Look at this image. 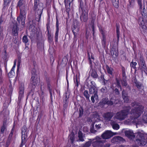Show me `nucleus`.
Wrapping results in <instances>:
<instances>
[{
	"instance_id": "nucleus-52",
	"label": "nucleus",
	"mask_w": 147,
	"mask_h": 147,
	"mask_svg": "<svg viewBox=\"0 0 147 147\" xmlns=\"http://www.w3.org/2000/svg\"><path fill=\"white\" fill-rule=\"evenodd\" d=\"M3 28L2 25H0V36L3 35Z\"/></svg>"
},
{
	"instance_id": "nucleus-7",
	"label": "nucleus",
	"mask_w": 147,
	"mask_h": 147,
	"mask_svg": "<svg viewBox=\"0 0 147 147\" xmlns=\"http://www.w3.org/2000/svg\"><path fill=\"white\" fill-rule=\"evenodd\" d=\"M26 14V11L25 10L21 9L20 15L17 19L19 24L22 26V27L24 26Z\"/></svg>"
},
{
	"instance_id": "nucleus-47",
	"label": "nucleus",
	"mask_w": 147,
	"mask_h": 147,
	"mask_svg": "<svg viewBox=\"0 0 147 147\" xmlns=\"http://www.w3.org/2000/svg\"><path fill=\"white\" fill-rule=\"evenodd\" d=\"M101 92L103 93H106L107 92V89L106 87H103L100 89Z\"/></svg>"
},
{
	"instance_id": "nucleus-37",
	"label": "nucleus",
	"mask_w": 147,
	"mask_h": 147,
	"mask_svg": "<svg viewBox=\"0 0 147 147\" xmlns=\"http://www.w3.org/2000/svg\"><path fill=\"white\" fill-rule=\"evenodd\" d=\"M27 129L26 127L25 126H23L22 129V134H27Z\"/></svg>"
},
{
	"instance_id": "nucleus-12",
	"label": "nucleus",
	"mask_w": 147,
	"mask_h": 147,
	"mask_svg": "<svg viewBox=\"0 0 147 147\" xmlns=\"http://www.w3.org/2000/svg\"><path fill=\"white\" fill-rule=\"evenodd\" d=\"M79 2V10L80 9L82 12L86 11L88 8V6L86 1L84 2L82 0H80Z\"/></svg>"
},
{
	"instance_id": "nucleus-43",
	"label": "nucleus",
	"mask_w": 147,
	"mask_h": 147,
	"mask_svg": "<svg viewBox=\"0 0 147 147\" xmlns=\"http://www.w3.org/2000/svg\"><path fill=\"white\" fill-rule=\"evenodd\" d=\"M73 0H64L65 4V7L66 8L68 6V4L70 5V3L73 1Z\"/></svg>"
},
{
	"instance_id": "nucleus-45",
	"label": "nucleus",
	"mask_w": 147,
	"mask_h": 147,
	"mask_svg": "<svg viewBox=\"0 0 147 147\" xmlns=\"http://www.w3.org/2000/svg\"><path fill=\"white\" fill-rule=\"evenodd\" d=\"M122 85L126 87L127 86V83L126 81V79H122L121 80Z\"/></svg>"
},
{
	"instance_id": "nucleus-6",
	"label": "nucleus",
	"mask_w": 147,
	"mask_h": 147,
	"mask_svg": "<svg viewBox=\"0 0 147 147\" xmlns=\"http://www.w3.org/2000/svg\"><path fill=\"white\" fill-rule=\"evenodd\" d=\"M36 70L35 69H33L31 70L32 76L30 79V83L29 86L32 89H34L36 85L38 82V80L37 78V76L36 74Z\"/></svg>"
},
{
	"instance_id": "nucleus-64",
	"label": "nucleus",
	"mask_w": 147,
	"mask_h": 147,
	"mask_svg": "<svg viewBox=\"0 0 147 147\" xmlns=\"http://www.w3.org/2000/svg\"><path fill=\"white\" fill-rule=\"evenodd\" d=\"M12 89H13L12 88V86L11 84H10L9 85V89L10 91H12Z\"/></svg>"
},
{
	"instance_id": "nucleus-46",
	"label": "nucleus",
	"mask_w": 147,
	"mask_h": 147,
	"mask_svg": "<svg viewBox=\"0 0 147 147\" xmlns=\"http://www.w3.org/2000/svg\"><path fill=\"white\" fill-rule=\"evenodd\" d=\"M122 97L125 96H128V94L125 90H123L122 92Z\"/></svg>"
},
{
	"instance_id": "nucleus-42",
	"label": "nucleus",
	"mask_w": 147,
	"mask_h": 147,
	"mask_svg": "<svg viewBox=\"0 0 147 147\" xmlns=\"http://www.w3.org/2000/svg\"><path fill=\"white\" fill-rule=\"evenodd\" d=\"M3 54L2 58L5 61H6L7 58V51H5V52L3 53Z\"/></svg>"
},
{
	"instance_id": "nucleus-40",
	"label": "nucleus",
	"mask_w": 147,
	"mask_h": 147,
	"mask_svg": "<svg viewBox=\"0 0 147 147\" xmlns=\"http://www.w3.org/2000/svg\"><path fill=\"white\" fill-rule=\"evenodd\" d=\"M116 33H117V41H118V42L119 40V38L120 31H119V28L118 26H116Z\"/></svg>"
},
{
	"instance_id": "nucleus-13",
	"label": "nucleus",
	"mask_w": 147,
	"mask_h": 147,
	"mask_svg": "<svg viewBox=\"0 0 147 147\" xmlns=\"http://www.w3.org/2000/svg\"><path fill=\"white\" fill-rule=\"evenodd\" d=\"M80 19L82 22H87L88 20V12L86 11L82 12L80 16Z\"/></svg>"
},
{
	"instance_id": "nucleus-63",
	"label": "nucleus",
	"mask_w": 147,
	"mask_h": 147,
	"mask_svg": "<svg viewBox=\"0 0 147 147\" xmlns=\"http://www.w3.org/2000/svg\"><path fill=\"white\" fill-rule=\"evenodd\" d=\"M88 129L86 127H83V131H84V132L88 131Z\"/></svg>"
},
{
	"instance_id": "nucleus-33",
	"label": "nucleus",
	"mask_w": 147,
	"mask_h": 147,
	"mask_svg": "<svg viewBox=\"0 0 147 147\" xmlns=\"http://www.w3.org/2000/svg\"><path fill=\"white\" fill-rule=\"evenodd\" d=\"M47 36L49 41L50 42H52L53 40V36L52 35L49 31L47 32Z\"/></svg>"
},
{
	"instance_id": "nucleus-54",
	"label": "nucleus",
	"mask_w": 147,
	"mask_h": 147,
	"mask_svg": "<svg viewBox=\"0 0 147 147\" xmlns=\"http://www.w3.org/2000/svg\"><path fill=\"white\" fill-rule=\"evenodd\" d=\"M116 83H117V85L118 86V87H119L120 88V89L121 90L122 88H121V86L120 85L119 81L117 79H116Z\"/></svg>"
},
{
	"instance_id": "nucleus-61",
	"label": "nucleus",
	"mask_w": 147,
	"mask_h": 147,
	"mask_svg": "<svg viewBox=\"0 0 147 147\" xmlns=\"http://www.w3.org/2000/svg\"><path fill=\"white\" fill-rule=\"evenodd\" d=\"M74 82L76 84V86H78V78H77V77H76V78L75 80H74Z\"/></svg>"
},
{
	"instance_id": "nucleus-18",
	"label": "nucleus",
	"mask_w": 147,
	"mask_h": 147,
	"mask_svg": "<svg viewBox=\"0 0 147 147\" xmlns=\"http://www.w3.org/2000/svg\"><path fill=\"white\" fill-rule=\"evenodd\" d=\"M7 127L6 121L4 120L3 121V125L1 127L0 129V134H3L6 131Z\"/></svg>"
},
{
	"instance_id": "nucleus-25",
	"label": "nucleus",
	"mask_w": 147,
	"mask_h": 147,
	"mask_svg": "<svg viewBox=\"0 0 147 147\" xmlns=\"http://www.w3.org/2000/svg\"><path fill=\"white\" fill-rule=\"evenodd\" d=\"M69 140L70 141V142L72 144H73L75 140V135L74 133H71L69 136Z\"/></svg>"
},
{
	"instance_id": "nucleus-5",
	"label": "nucleus",
	"mask_w": 147,
	"mask_h": 147,
	"mask_svg": "<svg viewBox=\"0 0 147 147\" xmlns=\"http://www.w3.org/2000/svg\"><path fill=\"white\" fill-rule=\"evenodd\" d=\"M130 109V107L129 106L125 107L124 110L117 112L113 118L115 119H117L119 120H124L126 117Z\"/></svg>"
},
{
	"instance_id": "nucleus-29",
	"label": "nucleus",
	"mask_w": 147,
	"mask_h": 147,
	"mask_svg": "<svg viewBox=\"0 0 147 147\" xmlns=\"http://www.w3.org/2000/svg\"><path fill=\"white\" fill-rule=\"evenodd\" d=\"M111 53L112 57H113L114 58H116L117 56H118V54L116 51L115 50L112 49L111 50Z\"/></svg>"
},
{
	"instance_id": "nucleus-11",
	"label": "nucleus",
	"mask_w": 147,
	"mask_h": 147,
	"mask_svg": "<svg viewBox=\"0 0 147 147\" xmlns=\"http://www.w3.org/2000/svg\"><path fill=\"white\" fill-rule=\"evenodd\" d=\"M114 115V113L113 112H109L104 113L102 115V117L106 121H111L112 120L111 119Z\"/></svg>"
},
{
	"instance_id": "nucleus-55",
	"label": "nucleus",
	"mask_w": 147,
	"mask_h": 147,
	"mask_svg": "<svg viewBox=\"0 0 147 147\" xmlns=\"http://www.w3.org/2000/svg\"><path fill=\"white\" fill-rule=\"evenodd\" d=\"M115 93V94L119 95V92L118 90L116 88L114 90Z\"/></svg>"
},
{
	"instance_id": "nucleus-31",
	"label": "nucleus",
	"mask_w": 147,
	"mask_h": 147,
	"mask_svg": "<svg viewBox=\"0 0 147 147\" xmlns=\"http://www.w3.org/2000/svg\"><path fill=\"white\" fill-rule=\"evenodd\" d=\"M106 68L108 73L112 76L113 74V69L111 67H109L108 66Z\"/></svg>"
},
{
	"instance_id": "nucleus-10",
	"label": "nucleus",
	"mask_w": 147,
	"mask_h": 147,
	"mask_svg": "<svg viewBox=\"0 0 147 147\" xmlns=\"http://www.w3.org/2000/svg\"><path fill=\"white\" fill-rule=\"evenodd\" d=\"M117 133H114L110 130H107L105 131L101 135V136L103 139H108L112 137L113 136L116 135Z\"/></svg>"
},
{
	"instance_id": "nucleus-28",
	"label": "nucleus",
	"mask_w": 147,
	"mask_h": 147,
	"mask_svg": "<svg viewBox=\"0 0 147 147\" xmlns=\"http://www.w3.org/2000/svg\"><path fill=\"white\" fill-rule=\"evenodd\" d=\"M112 2L113 5L116 8L119 7V0H112Z\"/></svg>"
},
{
	"instance_id": "nucleus-23",
	"label": "nucleus",
	"mask_w": 147,
	"mask_h": 147,
	"mask_svg": "<svg viewBox=\"0 0 147 147\" xmlns=\"http://www.w3.org/2000/svg\"><path fill=\"white\" fill-rule=\"evenodd\" d=\"M91 73V75L93 78H96L98 77V76L96 73V71L92 69L91 68L90 71Z\"/></svg>"
},
{
	"instance_id": "nucleus-34",
	"label": "nucleus",
	"mask_w": 147,
	"mask_h": 147,
	"mask_svg": "<svg viewBox=\"0 0 147 147\" xmlns=\"http://www.w3.org/2000/svg\"><path fill=\"white\" fill-rule=\"evenodd\" d=\"M83 94L87 100H90V96L88 90H85L84 91V92Z\"/></svg>"
},
{
	"instance_id": "nucleus-62",
	"label": "nucleus",
	"mask_w": 147,
	"mask_h": 147,
	"mask_svg": "<svg viewBox=\"0 0 147 147\" xmlns=\"http://www.w3.org/2000/svg\"><path fill=\"white\" fill-rule=\"evenodd\" d=\"M92 31L93 32L92 35L94 36V28L93 25H92Z\"/></svg>"
},
{
	"instance_id": "nucleus-51",
	"label": "nucleus",
	"mask_w": 147,
	"mask_h": 147,
	"mask_svg": "<svg viewBox=\"0 0 147 147\" xmlns=\"http://www.w3.org/2000/svg\"><path fill=\"white\" fill-rule=\"evenodd\" d=\"M111 145V144L110 143H107L104 144H102L100 147H110Z\"/></svg>"
},
{
	"instance_id": "nucleus-38",
	"label": "nucleus",
	"mask_w": 147,
	"mask_h": 147,
	"mask_svg": "<svg viewBox=\"0 0 147 147\" xmlns=\"http://www.w3.org/2000/svg\"><path fill=\"white\" fill-rule=\"evenodd\" d=\"M22 41L25 44H26L28 42L29 39H28L27 36L24 35L23 36L22 39Z\"/></svg>"
},
{
	"instance_id": "nucleus-50",
	"label": "nucleus",
	"mask_w": 147,
	"mask_h": 147,
	"mask_svg": "<svg viewBox=\"0 0 147 147\" xmlns=\"http://www.w3.org/2000/svg\"><path fill=\"white\" fill-rule=\"evenodd\" d=\"M91 144V142L90 141H88L86 142L84 146L82 147H89Z\"/></svg>"
},
{
	"instance_id": "nucleus-53",
	"label": "nucleus",
	"mask_w": 147,
	"mask_h": 147,
	"mask_svg": "<svg viewBox=\"0 0 147 147\" xmlns=\"http://www.w3.org/2000/svg\"><path fill=\"white\" fill-rule=\"evenodd\" d=\"M124 101L126 102H127L129 101V96H125L122 97Z\"/></svg>"
},
{
	"instance_id": "nucleus-2",
	"label": "nucleus",
	"mask_w": 147,
	"mask_h": 147,
	"mask_svg": "<svg viewBox=\"0 0 147 147\" xmlns=\"http://www.w3.org/2000/svg\"><path fill=\"white\" fill-rule=\"evenodd\" d=\"M125 136L128 138L133 140L136 138V142L139 146H144L146 142L144 138V134L143 131H138L134 134L131 130L125 131Z\"/></svg>"
},
{
	"instance_id": "nucleus-59",
	"label": "nucleus",
	"mask_w": 147,
	"mask_h": 147,
	"mask_svg": "<svg viewBox=\"0 0 147 147\" xmlns=\"http://www.w3.org/2000/svg\"><path fill=\"white\" fill-rule=\"evenodd\" d=\"M101 124H98V125L96 124L95 125V127H96V128L97 130H98L100 128H101Z\"/></svg>"
},
{
	"instance_id": "nucleus-17",
	"label": "nucleus",
	"mask_w": 147,
	"mask_h": 147,
	"mask_svg": "<svg viewBox=\"0 0 147 147\" xmlns=\"http://www.w3.org/2000/svg\"><path fill=\"white\" fill-rule=\"evenodd\" d=\"M110 124L112 126L113 128L116 130L118 129L119 128V126L117 124L116 121L113 120H112L110 122Z\"/></svg>"
},
{
	"instance_id": "nucleus-22",
	"label": "nucleus",
	"mask_w": 147,
	"mask_h": 147,
	"mask_svg": "<svg viewBox=\"0 0 147 147\" xmlns=\"http://www.w3.org/2000/svg\"><path fill=\"white\" fill-rule=\"evenodd\" d=\"M141 14L143 16L142 18V21H146L147 20V14L146 9L144 8L143 9L142 11L141 12Z\"/></svg>"
},
{
	"instance_id": "nucleus-44",
	"label": "nucleus",
	"mask_w": 147,
	"mask_h": 147,
	"mask_svg": "<svg viewBox=\"0 0 147 147\" xmlns=\"http://www.w3.org/2000/svg\"><path fill=\"white\" fill-rule=\"evenodd\" d=\"M114 102L115 101H113V100L112 99V98H111L110 100H108L107 105H112Z\"/></svg>"
},
{
	"instance_id": "nucleus-58",
	"label": "nucleus",
	"mask_w": 147,
	"mask_h": 147,
	"mask_svg": "<svg viewBox=\"0 0 147 147\" xmlns=\"http://www.w3.org/2000/svg\"><path fill=\"white\" fill-rule=\"evenodd\" d=\"M33 67L32 68L31 70H32L34 69H35L36 70V62L35 61H34L33 63Z\"/></svg>"
},
{
	"instance_id": "nucleus-16",
	"label": "nucleus",
	"mask_w": 147,
	"mask_h": 147,
	"mask_svg": "<svg viewBox=\"0 0 147 147\" xmlns=\"http://www.w3.org/2000/svg\"><path fill=\"white\" fill-rule=\"evenodd\" d=\"M72 30L74 34V37H75L79 30V28L77 26V24H74L72 25Z\"/></svg>"
},
{
	"instance_id": "nucleus-49",
	"label": "nucleus",
	"mask_w": 147,
	"mask_h": 147,
	"mask_svg": "<svg viewBox=\"0 0 147 147\" xmlns=\"http://www.w3.org/2000/svg\"><path fill=\"white\" fill-rule=\"evenodd\" d=\"M134 5V1L133 0H131L129 1V5L128 6V8H130L131 7H132Z\"/></svg>"
},
{
	"instance_id": "nucleus-32",
	"label": "nucleus",
	"mask_w": 147,
	"mask_h": 147,
	"mask_svg": "<svg viewBox=\"0 0 147 147\" xmlns=\"http://www.w3.org/2000/svg\"><path fill=\"white\" fill-rule=\"evenodd\" d=\"M139 65H142L143 64H146L145 63L144 60V58L142 56H140V61L138 62Z\"/></svg>"
},
{
	"instance_id": "nucleus-56",
	"label": "nucleus",
	"mask_w": 147,
	"mask_h": 147,
	"mask_svg": "<svg viewBox=\"0 0 147 147\" xmlns=\"http://www.w3.org/2000/svg\"><path fill=\"white\" fill-rule=\"evenodd\" d=\"M10 143V140L8 139L6 141V144L5 145V147H8L9 146V145Z\"/></svg>"
},
{
	"instance_id": "nucleus-41",
	"label": "nucleus",
	"mask_w": 147,
	"mask_h": 147,
	"mask_svg": "<svg viewBox=\"0 0 147 147\" xmlns=\"http://www.w3.org/2000/svg\"><path fill=\"white\" fill-rule=\"evenodd\" d=\"M137 63L136 62H134L133 61L130 63V66L131 68H133L134 69H136V65H137Z\"/></svg>"
},
{
	"instance_id": "nucleus-27",
	"label": "nucleus",
	"mask_w": 147,
	"mask_h": 147,
	"mask_svg": "<svg viewBox=\"0 0 147 147\" xmlns=\"http://www.w3.org/2000/svg\"><path fill=\"white\" fill-rule=\"evenodd\" d=\"M47 88L49 91L50 94V95L51 98V101H52V92L53 91L52 88L51 86V85L50 83L47 84Z\"/></svg>"
},
{
	"instance_id": "nucleus-19",
	"label": "nucleus",
	"mask_w": 147,
	"mask_h": 147,
	"mask_svg": "<svg viewBox=\"0 0 147 147\" xmlns=\"http://www.w3.org/2000/svg\"><path fill=\"white\" fill-rule=\"evenodd\" d=\"M123 139V138L119 136H115L111 139V142L112 143H116L122 141Z\"/></svg>"
},
{
	"instance_id": "nucleus-24",
	"label": "nucleus",
	"mask_w": 147,
	"mask_h": 147,
	"mask_svg": "<svg viewBox=\"0 0 147 147\" xmlns=\"http://www.w3.org/2000/svg\"><path fill=\"white\" fill-rule=\"evenodd\" d=\"M121 71L122 73V79H126L127 76L125 74V67L122 66Z\"/></svg>"
},
{
	"instance_id": "nucleus-35",
	"label": "nucleus",
	"mask_w": 147,
	"mask_h": 147,
	"mask_svg": "<svg viewBox=\"0 0 147 147\" xmlns=\"http://www.w3.org/2000/svg\"><path fill=\"white\" fill-rule=\"evenodd\" d=\"M94 123L92 124L90 130L91 133L95 134L97 132V131L94 129Z\"/></svg>"
},
{
	"instance_id": "nucleus-30",
	"label": "nucleus",
	"mask_w": 147,
	"mask_h": 147,
	"mask_svg": "<svg viewBox=\"0 0 147 147\" xmlns=\"http://www.w3.org/2000/svg\"><path fill=\"white\" fill-rule=\"evenodd\" d=\"M102 45L103 47L105 48L106 45V37L104 35H103L102 39Z\"/></svg>"
},
{
	"instance_id": "nucleus-3",
	"label": "nucleus",
	"mask_w": 147,
	"mask_h": 147,
	"mask_svg": "<svg viewBox=\"0 0 147 147\" xmlns=\"http://www.w3.org/2000/svg\"><path fill=\"white\" fill-rule=\"evenodd\" d=\"M86 86L89 88V91L90 94H93L91 97V100L92 103L95 102V99H98V89L96 86V84L93 81H90L86 80L85 83Z\"/></svg>"
},
{
	"instance_id": "nucleus-21",
	"label": "nucleus",
	"mask_w": 147,
	"mask_h": 147,
	"mask_svg": "<svg viewBox=\"0 0 147 147\" xmlns=\"http://www.w3.org/2000/svg\"><path fill=\"white\" fill-rule=\"evenodd\" d=\"M4 2L3 5V7L2 9V11H5L6 9L8 7L9 5V4L10 2V1H9L8 0H4Z\"/></svg>"
},
{
	"instance_id": "nucleus-1",
	"label": "nucleus",
	"mask_w": 147,
	"mask_h": 147,
	"mask_svg": "<svg viewBox=\"0 0 147 147\" xmlns=\"http://www.w3.org/2000/svg\"><path fill=\"white\" fill-rule=\"evenodd\" d=\"M133 108L130 113L131 122L137 123L138 121V118L143 111L144 107L139 102H134L131 104Z\"/></svg>"
},
{
	"instance_id": "nucleus-15",
	"label": "nucleus",
	"mask_w": 147,
	"mask_h": 147,
	"mask_svg": "<svg viewBox=\"0 0 147 147\" xmlns=\"http://www.w3.org/2000/svg\"><path fill=\"white\" fill-rule=\"evenodd\" d=\"M138 69L140 71L142 74L144 72L147 75V67L146 64L139 65Z\"/></svg>"
},
{
	"instance_id": "nucleus-39",
	"label": "nucleus",
	"mask_w": 147,
	"mask_h": 147,
	"mask_svg": "<svg viewBox=\"0 0 147 147\" xmlns=\"http://www.w3.org/2000/svg\"><path fill=\"white\" fill-rule=\"evenodd\" d=\"M108 100V98H103L100 102L101 104L104 105L106 104L107 105Z\"/></svg>"
},
{
	"instance_id": "nucleus-14",
	"label": "nucleus",
	"mask_w": 147,
	"mask_h": 147,
	"mask_svg": "<svg viewBox=\"0 0 147 147\" xmlns=\"http://www.w3.org/2000/svg\"><path fill=\"white\" fill-rule=\"evenodd\" d=\"M59 23L57 18H56V31L55 33V41L57 42L58 41V38L59 32Z\"/></svg>"
},
{
	"instance_id": "nucleus-60",
	"label": "nucleus",
	"mask_w": 147,
	"mask_h": 147,
	"mask_svg": "<svg viewBox=\"0 0 147 147\" xmlns=\"http://www.w3.org/2000/svg\"><path fill=\"white\" fill-rule=\"evenodd\" d=\"M46 81L47 82V84H49V83H50V82L51 81L50 78L49 77H47L46 78Z\"/></svg>"
},
{
	"instance_id": "nucleus-57",
	"label": "nucleus",
	"mask_w": 147,
	"mask_h": 147,
	"mask_svg": "<svg viewBox=\"0 0 147 147\" xmlns=\"http://www.w3.org/2000/svg\"><path fill=\"white\" fill-rule=\"evenodd\" d=\"M136 86L137 88L139 89H140L141 87V84L139 83H136Z\"/></svg>"
},
{
	"instance_id": "nucleus-48",
	"label": "nucleus",
	"mask_w": 147,
	"mask_h": 147,
	"mask_svg": "<svg viewBox=\"0 0 147 147\" xmlns=\"http://www.w3.org/2000/svg\"><path fill=\"white\" fill-rule=\"evenodd\" d=\"M83 109L82 107H80L79 108V117H81L83 114Z\"/></svg>"
},
{
	"instance_id": "nucleus-20",
	"label": "nucleus",
	"mask_w": 147,
	"mask_h": 147,
	"mask_svg": "<svg viewBox=\"0 0 147 147\" xmlns=\"http://www.w3.org/2000/svg\"><path fill=\"white\" fill-rule=\"evenodd\" d=\"M27 134H22V141L20 147H22L27 141Z\"/></svg>"
},
{
	"instance_id": "nucleus-9",
	"label": "nucleus",
	"mask_w": 147,
	"mask_h": 147,
	"mask_svg": "<svg viewBox=\"0 0 147 147\" xmlns=\"http://www.w3.org/2000/svg\"><path fill=\"white\" fill-rule=\"evenodd\" d=\"M10 28L11 29L12 33L13 36H16L18 34V31L19 28L18 26V24L16 22H12L10 26Z\"/></svg>"
},
{
	"instance_id": "nucleus-36",
	"label": "nucleus",
	"mask_w": 147,
	"mask_h": 147,
	"mask_svg": "<svg viewBox=\"0 0 147 147\" xmlns=\"http://www.w3.org/2000/svg\"><path fill=\"white\" fill-rule=\"evenodd\" d=\"M24 3V0H20L19 1L18 3V6L20 7V9H22L23 10H24L21 7L23 5Z\"/></svg>"
},
{
	"instance_id": "nucleus-4",
	"label": "nucleus",
	"mask_w": 147,
	"mask_h": 147,
	"mask_svg": "<svg viewBox=\"0 0 147 147\" xmlns=\"http://www.w3.org/2000/svg\"><path fill=\"white\" fill-rule=\"evenodd\" d=\"M43 9V5L39 3V0H34V9L35 11V19L38 22L40 21Z\"/></svg>"
},
{
	"instance_id": "nucleus-8",
	"label": "nucleus",
	"mask_w": 147,
	"mask_h": 147,
	"mask_svg": "<svg viewBox=\"0 0 147 147\" xmlns=\"http://www.w3.org/2000/svg\"><path fill=\"white\" fill-rule=\"evenodd\" d=\"M105 142V140H102L101 138L96 136L93 140L92 145L93 147H100L102 144Z\"/></svg>"
},
{
	"instance_id": "nucleus-26",
	"label": "nucleus",
	"mask_w": 147,
	"mask_h": 147,
	"mask_svg": "<svg viewBox=\"0 0 147 147\" xmlns=\"http://www.w3.org/2000/svg\"><path fill=\"white\" fill-rule=\"evenodd\" d=\"M78 137L79 140L80 141L83 142L84 141V139L83 138V134L82 131H79L78 132Z\"/></svg>"
}]
</instances>
